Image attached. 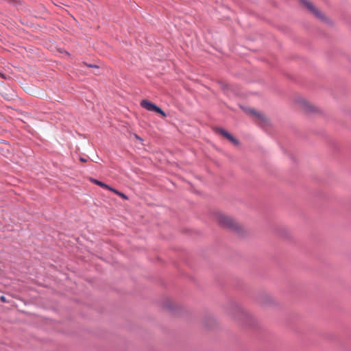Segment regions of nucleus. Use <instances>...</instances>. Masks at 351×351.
I'll use <instances>...</instances> for the list:
<instances>
[{
	"label": "nucleus",
	"mask_w": 351,
	"mask_h": 351,
	"mask_svg": "<svg viewBox=\"0 0 351 351\" xmlns=\"http://www.w3.org/2000/svg\"><path fill=\"white\" fill-rule=\"evenodd\" d=\"M225 312L239 324L246 327L255 326L256 319L235 301H229L224 306Z\"/></svg>",
	"instance_id": "nucleus-1"
},
{
	"label": "nucleus",
	"mask_w": 351,
	"mask_h": 351,
	"mask_svg": "<svg viewBox=\"0 0 351 351\" xmlns=\"http://www.w3.org/2000/svg\"><path fill=\"white\" fill-rule=\"evenodd\" d=\"M217 220L218 223L223 228H227L243 236V229L233 218L223 213H217Z\"/></svg>",
	"instance_id": "nucleus-2"
},
{
	"label": "nucleus",
	"mask_w": 351,
	"mask_h": 351,
	"mask_svg": "<svg viewBox=\"0 0 351 351\" xmlns=\"http://www.w3.org/2000/svg\"><path fill=\"white\" fill-rule=\"evenodd\" d=\"M301 3H302L307 10L311 12L313 15H314L317 19H319L322 21L326 22L327 18L326 16L317 8L312 2L308 0H299Z\"/></svg>",
	"instance_id": "nucleus-3"
},
{
	"label": "nucleus",
	"mask_w": 351,
	"mask_h": 351,
	"mask_svg": "<svg viewBox=\"0 0 351 351\" xmlns=\"http://www.w3.org/2000/svg\"><path fill=\"white\" fill-rule=\"evenodd\" d=\"M140 104L142 108L148 111L156 112L163 117H167V114L160 107L147 99H143Z\"/></svg>",
	"instance_id": "nucleus-4"
},
{
	"label": "nucleus",
	"mask_w": 351,
	"mask_h": 351,
	"mask_svg": "<svg viewBox=\"0 0 351 351\" xmlns=\"http://www.w3.org/2000/svg\"><path fill=\"white\" fill-rule=\"evenodd\" d=\"M256 302L261 306H269L274 302L271 295L266 292H260L256 296Z\"/></svg>",
	"instance_id": "nucleus-5"
},
{
	"label": "nucleus",
	"mask_w": 351,
	"mask_h": 351,
	"mask_svg": "<svg viewBox=\"0 0 351 351\" xmlns=\"http://www.w3.org/2000/svg\"><path fill=\"white\" fill-rule=\"evenodd\" d=\"M214 131L221 134L223 136L228 139L233 145L238 146L240 145L239 141L230 134L228 132L221 128H215Z\"/></svg>",
	"instance_id": "nucleus-6"
},
{
	"label": "nucleus",
	"mask_w": 351,
	"mask_h": 351,
	"mask_svg": "<svg viewBox=\"0 0 351 351\" xmlns=\"http://www.w3.org/2000/svg\"><path fill=\"white\" fill-rule=\"evenodd\" d=\"M300 107L306 112H313L316 111V108L306 99L301 98L298 100Z\"/></svg>",
	"instance_id": "nucleus-7"
},
{
	"label": "nucleus",
	"mask_w": 351,
	"mask_h": 351,
	"mask_svg": "<svg viewBox=\"0 0 351 351\" xmlns=\"http://www.w3.org/2000/svg\"><path fill=\"white\" fill-rule=\"evenodd\" d=\"M11 146L5 140H0V156L7 157L10 152Z\"/></svg>",
	"instance_id": "nucleus-8"
},
{
	"label": "nucleus",
	"mask_w": 351,
	"mask_h": 351,
	"mask_svg": "<svg viewBox=\"0 0 351 351\" xmlns=\"http://www.w3.org/2000/svg\"><path fill=\"white\" fill-rule=\"evenodd\" d=\"M243 109L247 114L253 115V116H256L263 123H267L268 119L264 114H263L252 108H243Z\"/></svg>",
	"instance_id": "nucleus-9"
},
{
	"label": "nucleus",
	"mask_w": 351,
	"mask_h": 351,
	"mask_svg": "<svg viewBox=\"0 0 351 351\" xmlns=\"http://www.w3.org/2000/svg\"><path fill=\"white\" fill-rule=\"evenodd\" d=\"M243 109L247 114L253 115V116H256L263 123H267L268 119L264 114H263L252 108H243Z\"/></svg>",
	"instance_id": "nucleus-10"
},
{
	"label": "nucleus",
	"mask_w": 351,
	"mask_h": 351,
	"mask_svg": "<svg viewBox=\"0 0 351 351\" xmlns=\"http://www.w3.org/2000/svg\"><path fill=\"white\" fill-rule=\"evenodd\" d=\"M204 326L208 328H212L216 325V320L213 315H207L203 319Z\"/></svg>",
	"instance_id": "nucleus-11"
},
{
	"label": "nucleus",
	"mask_w": 351,
	"mask_h": 351,
	"mask_svg": "<svg viewBox=\"0 0 351 351\" xmlns=\"http://www.w3.org/2000/svg\"><path fill=\"white\" fill-rule=\"evenodd\" d=\"M163 306H164V308H165L166 309H167L170 311H173L175 310L174 305L172 303V302H171L170 300H167V301L165 302L163 304Z\"/></svg>",
	"instance_id": "nucleus-12"
},
{
	"label": "nucleus",
	"mask_w": 351,
	"mask_h": 351,
	"mask_svg": "<svg viewBox=\"0 0 351 351\" xmlns=\"http://www.w3.org/2000/svg\"><path fill=\"white\" fill-rule=\"evenodd\" d=\"M113 193L118 195L119 196H120L121 197H122L124 199H128V197L125 194H124L123 193H122L115 189L113 190Z\"/></svg>",
	"instance_id": "nucleus-13"
},
{
	"label": "nucleus",
	"mask_w": 351,
	"mask_h": 351,
	"mask_svg": "<svg viewBox=\"0 0 351 351\" xmlns=\"http://www.w3.org/2000/svg\"><path fill=\"white\" fill-rule=\"evenodd\" d=\"M89 180H90V181L92 183H94V184H97V185H98V186H99L102 187V185H103V184H104V182H103L99 181V180H96V179H95V178H89Z\"/></svg>",
	"instance_id": "nucleus-14"
},
{
	"label": "nucleus",
	"mask_w": 351,
	"mask_h": 351,
	"mask_svg": "<svg viewBox=\"0 0 351 351\" xmlns=\"http://www.w3.org/2000/svg\"><path fill=\"white\" fill-rule=\"evenodd\" d=\"M219 84L221 86V88L223 89V90H226V89H228L229 86L228 84H227L226 83L223 82H219Z\"/></svg>",
	"instance_id": "nucleus-15"
},
{
	"label": "nucleus",
	"mask_w": 351,
	"mask_h": 351,
	"mask_svg": "<svg viewBox=\"0 0 351 351\" xmlns=\"http://www.w3.org/2000/svg\"><path fill=\"white\" fill-rule=\"evenodd\" d=\"M102 187L103 188H105L110 191H112L113 192V190L114 189V188H112V186L106 184V183L104 182L103 185H102Z\"/></svg>",
	"instance_id": "nucleus-16"
},
{
	"label": "nucleus",
	"mask_w": 351,
	"mask_h": 351,
	"mask_svg": "<svg viewBox=\"0 0 351 351\" xmlns=\"http://www.w3.org/2000/svg\"><path fill=\"white\" fill-rule=\"evenodd\" d=\"M85 64H86L88 67H90V68H96V69H98V68H99V66H98V65H97V64H87V63H85Z\"/></svg>",
	"instance_id": "nucleus-17"
},
{
	"label": "nucleus",
	"mask_w": 351,
	"mask_h": 351,
	"mask_svg": "<svg viewBox=\"0 0 351 351\" xmlns=\"http://www.w3.org/2000/svg\"><path fill=\"white\" fill-rule=\"evenodd\" d=\"M0 300H1V301L2 302H7V300H6V298H5V297L4 295H1L0 297Z\"/></svg>",
	"instance_id": "nucleus-18"
},
{
	"label": "nucleus",
	"mask_w": 351,
	"mask_h": 351,
	"mask_svg": "<svg viewBox=\"0 0 351 351\" xmlns=\"http://www.w3.org/2000/svg\"><path fill=\"white\" fill-rule=\"evenodd\" d=\"M80 160L84 162H86V159L84 158H80Z\"/></svg>",
	"instance_id": "nucleus-19"
},
{
	"label": "nucleus",
	"mask_w": 351,
	"mask_h": 351,
	"mask_svg": "<svg viewBox=\"0 0 351 351\" xmlns=\"http://www.w3.org/2000/svg\"><path fill=\"white\" fill-rule=\"evenodd\" d=\"M135 137H136L137 139H139V140H141V141H142V140H143V139H142L141 137H139L137 134H135Z\"/></svg>",
	"instance_id": "nucleus-20"
},
{
	"label": "nucleus",
	"mask_w": 351,
	"mask_h": 351,
	"mask_svg": "<svg viewBox=\"0 0 351 351\" xmlns=\"http://www.w3.org/2000/svg\"><path fill=\"white\" fill-rule=\"evenodd\" d=\"M0 76H1V77H3V78H5V79L6 78V77H5V75H4V74L1 73H0Z\"/></svg>",
	"instance_id": "nucleus-21"
}]
</instances>
